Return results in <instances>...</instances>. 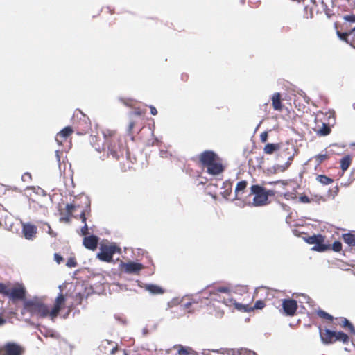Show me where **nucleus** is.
<instances>
[{
	"mask_svg": "<svg viewBox=\"0 0 355 355\" xmlns=\"http://www.w3.org/2000/svg\"><path fill=\"white\" fill-rule=\"evenodd\" d=\"M50 312L42 297H34L24 302L23 313H28L33 317L44 318L50 316Z\"/></svg>",
	"mask_w": 355,
	"mask_h": 355,
	"instance_id": "nucleus-1",
	"label": "nucleus"
},
{
	"mask_svg": "<svg viewBox=\"0 0 355 355\" xmlns=\"http://www.w3.org/2000/svg\"><path fill=\"white\" fill-rule=\"evenodd\" d=\"M104 138V144L103 149L107 147L109 153L115 159L118 158L119 139L114 133L110 130H106L103 132Z\"/></svg>",
	"mask_w": 355,
	"mask_h": 355,
	"instance_id": "nucleus-2",
	"label": "nucleus"
},
{
	"mask_svg": "<svg viewBox=\"0 0 355 355\" xmlns=\"http://www.w3.org/2000/svg\"><path fill=\"white\" fill-rule=\"evenodd\" d=\"M251 193L254 195L252 205L255 207L263 206L267 204L268 193L266 189L259 185H252L250 188Z\"/></svg>",
	"mask_w": 355,
	"mask_h": 355,
	"instance_id": "nucleus-3",
	"label": "nucleus"
},
{
	"mask_svg": "<svg viewBox=\"0 0 355 355\" xmlns=\"http://www.w3.org/2000/svg\"><path fill=\"white\" fill-rule=\"evenodd\" d=\"M117 250L118 248L114 245L102 246L100 252L97 254V257L101 261L110 262Z\"/></svg>",
	"mask_w": 355,
	"mask_h": 355,
	"instance_id": "nucleus-4",
	"label": "nucleus"
},
{
	"mask_svg": "<svg viewBox=\"0 0 355 355\" xmlns=\"http://www.w3.org/2000/svg\"><path fill=\"white\" fill-rule=\"evenodd\" d=\"M23 349L15 343H8L1 349V355H21Z\"/></svg>",
	"mask_w": 355,
	"mask_h": 355,
	"instance_id": "nucleus-5",
	"label": "nucleus"
},
{
	"mask_svg": "<svg viewBox=\"0 0 355 355\" xmlns=\"http://www.w3.org/2000/svg\"><path fill=\"white\" fill-rule=\"evenodd\" d=\"M218 159L217 155L211 150H206L200 154V161L204 166H208Z\"/></svg>",
	"mask_w": 355,
	"mask_h": 355,
	"instance_id": "nucleus-6",
	"label": "nucleus"
},
{
	"mask_svg": "<svg viewBox=\"0 0 355 355\" xmlns=\"http://www.w3.org/2000/svg\"><path fill=\"white\" fill-rule=\"evenodd\" d=\"M282 308L288 315H293L297 308V302L293 299H285L282 302Z\"/></svg>",
	"mask_w": 355,
	"mask_h": 355,
	"instance_id": "nucleus-7",
	"label": "nucleus"
},
{
	"mask_svg": "<svg viewBox=\"0 0 355 355\" xmlns=\"http://www.w3.org/2000/svg\"><path fill=\"white\" fill-rule=\"evenodd\" d=\"M64 302L65 298L61 291L55 298L53 308L50 311V317L52 320L57 317Z\"/></svg>",
	"mask_w": 355,
	"mask_h": 355,
	"instance_id": "nucleus-8",
	"label": "nucleus"
},
{
	"mask_svg": "<svg viewBox=\"0 0 355 355\" xmlns=\"http://www.w3.org/2000/svg\"><path fill=\"white\" fill-rule=\"evenodd\" d=\"M8 295L12 300H22L25 297L26 291L22 286L15 287L11 290L8 288Z\"/></svg>",
	"mask_w": 355,
	"mask_h": 355,
	"instance_id": "nucleus-9",
	"label": "nucleus"
},
{
	"mask_svg": "<svg viewBox=\"0 0 355 355\" xmlns=\"http://www.w3.org/2000/svg\"><path fill=\"white\" fill-rule=\"evenodd\" d=\"M22 233L28 240H31L37 233V227L31 223H22Z\"/></svg>",
	"mask_w": 355,
	"mask_h": 355,
	"instance_id": "nucleus-10",
	"label": "nucleus"
},
{
	"mask_svg": "<svg viewBox=\"0 0 355 355\" xmlns=\"http://www.w3.org/2000/svg\"><path fill=\"white\" fill-rule=\"evenodd\" d=\"M123 268L125 272L135 274L139 272L143 268V265L137 262L130 261L123 263Z\"/></svg>",
	"mask_w": 355,
	"mask_h": 355,
	"instance_id": "nucleus-11",
	"label": "nucleus"
},
{
	"mask_svg": "<svg viewBox=\"0 0 355 355\" xmlns=\"http://www.w3.org/2000/svg\"><path fill=\"white\" fill-rule=\"evenodd\" d=\"M98 241V238L96 236H89L84 238L83 245L86 248L94 250L97 247Z\"/></svg>",
	"mask_w": 355,
	"mask_h": 355,
	"instance_id": "nucleus-12",
	"label": "nucleus"
},
{
	"mask_svg": "<svg viewBox=\"0 0 355 355\" xmlns=\"http://www.w3.org/2000/svg\"><path fill=\"white\" fill-rule=\"evenodd\" d=\"M336 331L329 329H325L324 333L320 331V338L322 343L325 344L331 343L334 341Z\"/></svg>",
	"mask_w": 355,
	"mask_h": 355,
	"instance_id": "nucleus-13",
	"label": "nucleus"
},
{
	"mask_svg": "<svg viewBox=\"0 0 355 355\" xmlns=\"http://www.w3.org/2000/svg\"><path fill=\"white\" fill-rule=\"evenodd\" d=\"M207 168V172L211 175H218L223 171L222 164L218 161V159L214 163L211 164Z\"/></svg>",
	"mask_w": 355,
	"mask_h": 355,
	"instance_id": "nucleus-14",
	"label": "nucleus"
},
{
	"mask_svg": "<svg viewBox=\"0 0 355 355\" xmlns=\"http://www.w3.org/2000/svg\"><path fill=\"white\" fill-rule=\"evenodd\" d=\"M73 132V130L71 127L69 126H67V127H65L64 128H63L62 130H60L56 135L55 137V141L56 142L59 144V145H61L62 144V141H60L58 137H62L64 139H66L67 137H68L71 133Z\"/></svg>",
	"mask_w": 355,
	"mask_h": 355,
	"instance_id": "nucleus-15",
	"label": "nucleus"
},
{
	"mask_svg": "<svg viewBox=\"0 0 355 355\" xmlns=\"http://www.w3.org/2000/svg\"><path fill=\"white\" fill-rule=\"evenodd\" d=\"M272 104L274 110H281L282 109V104L281 102V94L279 92L275 93L272 98Z\"/></svg>",
	"mask_w": 355,
	"mask_h": 355,
	"instance_id": "nucleus-16",
	"label": "nucleus"
},
{
	"mask_svg": "<svg viewBox=\"0 0 355 355\" xmlns=\"http://www.w3.org/2000/svg\"><path fill=\"white\" fill-rule=\"evenodd\" d=\"M145 289L153 295L164 293V290L159 286L155 284H146L145 286Z\"/></svg>",
	"mask_w": 355,
	"mask_h": 355,
	"instance_id": "nucleus-17",
	"label": "nucleus"
},
{
	"mask_svg": "<svg viewBox=\"0 0 355 355\" xmlns=\"http://www.w3.org/2000/svg\"><path fill=\"white\" fill-rule=\"evenodd\" d=\"M343 239L345 243L349 247L355 248V235L352 233H346L343 234Z\"/></svg>",
	"mask_w": 355,
	"mask_h": 355,
	"instance_id": "nucleus-18",
	"label": "nucleus"
},
{
	"mask_svg": "<svg viewBox=\"0 0 355 355\" xmlns=\"http://www.w3.org/2000/svg\"><path fill=\"white\" fill-rule=\"evenodd\" d=\"M247 187V182L245 180L240 181L237 183L235 188V198L239 199V196L243 193Z\"/></svg>",
	"mask_w": 355,
	"mask_h": 355,
	"instance_id": "nucleus-19",
	"label": "nucleus"
},
{
	"mask_svg": "<svg viewBox=\"0 0 355 355\" xmlns=\"http://www.w3.org/2000/svg\"><path fill=\"white\" fill-rule=\"evenodd\" d=\"M317 181L323 185H329L333 182V180L324 175H318L316 177Z\"/></svg>",
	"mask_w": 355,
	"mask_h": 355,
	"instance_id": "nucleus-20",
	"label": "nucleus"
},
{
	"mask_svg": "<svg viewBox=\"0 0 355 355\" xmlns=\"http://www.w3.org/2000/svg\"><path fill=\"white\" fill-rule=\"evenodd\" d=\"M351 163V157L349 155L343 157L340 160V168L343 171H346Z\"/></svg>",
	"mask_w": 355,
	"mask_h": 355,
	"instance_id": "nucleus-21",
	"label": "nucleus"
},
{
	"mask_svg": "<svg viewBox=\"0 0 355 355\" xmlns=\"http://www.w3.org/2000/svg\"><path fill=\"white\" fill-rule=\"evenodd\" d=\"M336 340L342 341L343 343H346L349 340V337L346 334H345L342 331H339V332L336 331L334 341H336Z\"/></svg>",
	"mask_w": 355,
	"mask_h": 355,
	"instance_id": "nucleus-22",
	"label": "nucleus"
},
{
	"mask_svg": "<svg viewBox=\"0 0 355 355\" xmlns=\"http://www.w3.org/2000/svg\"><path fill=\"white\" fill-rule=\"evenodd\" d=\"M279 148L278 144H268L265 146L263 151L266 154H272Z\"/></svg>",
	"mask_w": 355,
	"mask_h": 355,
	"instance_id": "nucleus-23",
	"label": "nucleus"
},
{
	"mask_svg": "<svg viewBox=\"0 0 355 355\" xmlns=\"http://www.w3.org/2000/svg\"><path fill=\"white\" fill-rule=\"evenodd\" d=\"M330 132L331 128H329V126L326 123H323L322 128L317 131V134L320 136H327L330 133Z\"/></svg>",
	"mask_w": 355,
	"mask_h": 355,
	"instance_id": "nucleus-24",
	"label": "nucleus"
},
{
	"mask_svg": "<svg viewBox=\"0 0 355 355\" xmlns=\"http://www.w3.org/2000/svg\"><path fill=\"white\" fill-rule=\"evenodd\" d=\"M234 306L237 310L241 312H248L252 310L251 306L241 303H237L236 302H234Z\"/></svg>",
	"mask_w": 355,
	"mask_h": 355,
	"instance_id": "nucleus-25",
	"label": "nucleus"
},
{
	"mask_svg": "<svg viewBox=\"0 0 355 355\" xmlns=\"http://www.w3.org/2000/svg\"><path fill=\"white\" fill-rule=\"evenodd\" d=\"M306 241L310 244L315 245L318 243L322 242L323 238L321 235H313L312 236H309Z\"/></svg>",
	"mask_w": 355,
	"mask_h": 355,
	"instance_id": "nucleus-26",
	"label": "nucleus"
},
{
	"mask_svg": "<svg viewBox=\"0 0 355 355\" xmlns=\"http://www.w3.org/2000/svg\"><path fill=\"white\" fill-rule=\"evenodd\" d=\"M354 32H355V27L353 28L349 33H340L337 31V35L340 40L347 42V37L352 35Z\"/></svg>",
	"mask_w": 355,
	"mask_h": 355,
	"instance_id": "nucleus-27",
	"label": "nucleus"
},
{
	"mask_svg": "<svg viewBox=\"0 0 355 355\" xmlns=\"http://www.w3.org/2000/svg\"><path fill=\"white\" fill-rule=\"evenodd\" d=\"M343 327H347L352 334H355V329L352 323L346 318L342 319V324Z\"/></svg>",
	"mask_w": 355,
	"mask_h": 355,
	"instance_id": "nucleus-28",
	"label": "nucleus"
},
{
	"mask_svg": "<svg viewBox=\"0 0 355 355\" xmlns=\"http://www.w3.org/2000/svg\"><path fill=\"white\" fill-rule=\"evenodd\" d=\"M327 249L326 245L323 244L322 242H320L316 243L313 248L312 250L318 252H324Z\"/></svg>",
	"mask_w": 355,
	"mask_h": 355,
	"instance_id": "nucleus-29",
	"label": "nucleus"
},
{
	"mask_svg": "<svg viewBox=\"0 0 355 355\" xmlns=\"http://www.w3.org/2000/svg\"><path fill=\"white\" fill-rule=\"evenodd\" d=\"M317 313L320 317L322 318H326L327 320H329L330 321L333 320V316L329 314L328 313L325 312L324 311L319 310L317 312Z\"/></svg>",
	"mask_w": 355,
	"mask_h": 355,
	"instance_id": "nucleus-30",
	"label": "nucleus"
},
{
	"mask_svg": "<svg viewBox=\"0 0 355 355\" xmlns=\"http://www.w3.org/2000/svg\"><path fill=\"white\" fill-rule=\"evenodd\" d=\"M192 349L190 347H185L180 346L178 349V354L180 355H189Z\"/></svg>",
	"mask_w": 355,
	"mask_h": 355,
	"instance_id": "nucleus-31",
	"label": "nucleus"
},
{
	"mask_svg": "<svg viewBox=\"0 0 355 355\" xmlns=\"http://www.w3.org/2000/svg\"><path fill=\"white\" fill-rule=\"evenodd\" d=\"M327 157L326 154H319L316 155L314 158L315 159L316 162H318V164H320L322 163L324 159H326Z\"/></svg>",
	"mask_w": 355,
	"mask_h": 355,
	"instance_id": "nucleus-32",
	"label": "nucleus"
},
{
	"mask_svg": "<svg viewBox=\"0 0 355 355\" xmlns=\"http://www.w3.org/2000/svg\"><path fill=\"white\" fill-rule=\"evenodd\" d=\"M332 249L335 252H340L342 250V244L340 241H335L332 245Z\"/></svg>",
	"mask_w": 355,
	"mask_h": 355,
	"instance_id": "nucleus-33",
	"label": "nucleus"
},
{
	"mask_svg": "<svg viewBox=\"0 0 355 355\" xmlns=\"http://www.w3.org/2000/svg\"><path fill=\"white\" fill-rule=\"evenodd\" d=\"M8 286L3 283H0V293L6 296L8 293Z\"/></svg>",
	"mask_w": 355,
	"mask_h": 355,
	"instance_id": "nucleus-34",
	"label": "nucleus"
},
{
	"mask_svg": "<svg viewBox=\"0 0 355 355\" xmlns=\"http://www.w3.org/2000/svg\"><path fill=\"white\" fill-rule=\"evenodd\" d=\"M264 305L265 304H264L263 302H262L261 300H258V301H257L255 302V304L254 305V307L253 308L252 307V310L254 309H261L264 307Z\"/></svg>",
	"mask_w": 355,
	"mask_h": 355,
	"instance_id": "nucleus-35",
	"label": "nucleus"
},
{
	"mask_svg": "<svg viewBox=\"0 0 355 355\" xmlns=\"http://www.w3.org/2000/svg\"><path fill=\"white\" fill-rule=\"evenodd\" d=\"M75 209V205L73 204H67L66 206V209L69 215H71L73 209Z\"/></svg>",
	"mask_w": 355,
	"mask_h": 355,
	"instance_id": "nucleus-36",
	"label": "nucleus"
},
{
	"mask_svg": "<svg viewBox=\"0 0 355 355\" xmlns=\"http://www.w3.org/2000/svg\"><path fill=\"white\" fill-rule=\"evenodd\" d=\"M76 264H77V263H76V261H75V259H73V258H70V259H69L67 260V266L68 267H70V268H71V267H75V266H76Z\"/></svg>",
	"mask_w": 355,
	"mask_h": 355,
	"instance_id": "nucleus-37",
	"label": "nucleus"
},
{
	"mask_svg": "<svg viewBox=\"0 0 355 355\" xmlns=\"http://www.w3.org/2000/svg\"><path fill=\"white\" fill-rule=\"evenodd\" d=\"M234 302H236L234 299L227 297V299L223 300V303L225 304L227 306H232L234 305Z\"/></svg>",
	"mask_w": 355,
	"mask_h": 355,
	"instance_id": "nucleus-38",
	"label": "nucleus"
},
{
	"mask_svg": "<svg viewBox=\"0 0 355 355\" xmlns=\"http://www.w3.org/2000/svg\"><path fill=\"white\" fill-rule=\"evenodd\" d=\"M300 201L302 203H309L311 199L306 196H302L300 197Z\"/></svg>",
	"mask_w": 355,
	"mask_h": 355,
	"instance_id": "nucleus-39",
	"label": "nucleus"
},
{
	"mask_svg": "<svg viewBox=\"0 0 355 355\" xmlns=\"http://www.w3.org/2000/svg\"><path fill=\"white\" fill-rule=\"evenodd\" d=\"M344 19L345 21H347L349 22H355V15H346L344 17Z\"/></svg>",
	"mask_w": 355,
	"mask_h": 355,
	"instance_id": "nucleus-40",
	"label": "nucleus"
},
{
	"mask_svg": "<svg viewBox=\"0 0 355 355\" xmlns=\"http://www.w3.org/2000/svg\"><path fill=\"white\" fill-rule=\"evenodd\" d=\"M268 139V132H263L260 135V140L261 142L265 143Z\"/></svg>",
	"mask_w": 355,
	"mask_h": 355,
	"instance_id": "nucleus-41",
	"label": "nucleus"
},
{
	"mask_svg": "<svg viewBox=\"0 0 355 355\" xmlns=\"http://www.w3.org/2000/svg\"><path fill=\"white\" fill-rule=\"evenodd\" d=\"M54 260L57 262V263L60 264L63 261V258L60 254L55 253L54 254Z\"/></svg>",
	"mask_w": 355,
	"mask_h": 355,
	"instance_id": "nucleus-42",
	"label": "nucleus"
},
{
	"mask_svg": "<svg viewBox=\"0 0 355 355\" xmlns=\"http://www.w3.org/2000/svg\"><path fill=\"white\" fill-rule=\"evenodd\" d=\"M243 355H257L254 351H251L247 349H242Z\"/></svg>",
	"mask_w": 355,
	"mask_h": 355,
	"instance_id": "nucleus-43",
	"label": "nucleus"
},
{
	"mask_svg": "<svg viewBox=\"0 0 355 355\" xmlns=\"http://www.w3.org/2000/svg\"><path fill=\"white\" fill-rule=\"evenodd\" d=\"M216 291L220 293H228L230 291V289L227 287H219L216 289Z\"/></svg>",
	"mask_w": 355,
	"mask_h": 355,
	"instance_id": "nucleus-44",
	"label": "nucleus"
},
{
	"mask_svg": "<svg viewBox=\"0 0 355 355\" xmlns=\"http://www.w3.org/2000/svg\"><path fill=\"white\" fill-rule=\"evenodd\" d=\"M70 217L71 216L70 215H67L65 216H62L60 218V220L61 222H65V223H69L70 221Z\"/></svg>",
	"mask_w": 355,
	"mask_h": 355,
	"instance_id": "nucleus-45",
	"label": "nucleus"
},
{
	"mask_svg": "<svg viewBox=\"0 0 355 355\" xmlns=\"http://www.w3.org/2000/svg\"><path fill=\"white\" fill-rule=\"evenodd\" d=\"M81 233L83 235H86L88 234V227L87 224H85L84 226L82 227Z\"/></svg>",
	"mask_w": 355,
	"mask_h": 355,
	"instance_id": "nucleus-46",
	"label": "nucleus"
},
{
	"mask_svg": "<svg viewBox=\"0 0 355 355\" xmlns=\"http://www.w3.org/2000/svg\"><path fill=\"white\" fill-rule=\"evenodd\" d=\"M31 176L30 173H26L22 175L21 179L23 181H27L28 180L31 179Z\"/></svg>",
	"mask_w": 355,
	"mask_h": 355,
	"instance_id": "nucleus-47",
	"label": "nucleus"
},
{
	"mask_svg": "<svg viewBox=\"0 0 355 355\" xmlns=\"http://www.w3.org/2000/svg\"><path fill=\"white\" fill-rule=\"evenodd\" d=\"M80 218L81 219V221L84 223V224H87L86 223V217H85V214L84 211H82L80 213Z\"/></svg>",
	"mask_w": 355,
	"mask_h": 355,
	"instance_id": "nucleus-48",
	"label": "nucleus"
},
{
	"mask_svg": "<svg viewBox=\"0 0 355 355\" xmlns=\"http://www.w3.org/2000/svg\"><path fill=\"white\" fill-rule=\"evenodd\" d=\"M60 153L61 152L59 150H55V157L58 163L60 162Z\"/></svg>",
	"mask_w": 355,
	"mask_h": 355,
	"instance_id": "nucleus-49",
	"label": "nucleus"
},
{
	"mask_svg": "<svg viewBox=\"0 0 355 355\" xmlns=\"http://www.w3.org/2000/svg\"><path fill=\"white\" fill-rule=\"evenodd\" d=\"M150 113L152 115H156L157 114V111L155 107L150 106Z\"/></svg>",
	"mask_w": 355,
	"mask_h": 355,
	"instance_id": "nucleus-50",
	"label": "nucleus"
},
{
	"mask_svg": "<svg viewBox=\"0 0 355 355\" xmlns=\"http://www.w3.org/2000/svg\"><path fill=\"white\" fill-rule=\"evenodd\" d=\"M47 227H48V233L51 235L52 236H55V234L52 231L51 227L49 225H47Z\"/></svg>",
	"mask_w": 355,
	"mask_h": 355,
	"instance_id": "nucleus-51",
	"label": "nucleus"
},
{
	"mask_svg": "<svg viewBox=\"0 0 355 355\" xmlns=\"http://www.w3.org/2000/svg\"><path fill=\"white\" fill-rule=\"evenodd\" d=\"M291 159H292V157H290L288 158V162L286 163L285 166L284 167V169H285V168H288V166L291 164L290 161H291Z\"/></svg>",
	"mask_w": 355,
	"mask_h": 355,
	"instance_id": "nucleus-52",
	"label": "nucleus"
},
{
	"mask_svg": "<svg viewBox=\"0 0 355 355\" xmlns=\"http://www.w3.org/2000/svg\"><path fill=\"white\" fill-rule=\"evenodd\" d=\"M6 323V320L3 319L1 315H0V326Z\"/></svg>",
	"mask_w": 355,
	"mask_h": 355,
	"instance_id": "nucleus-53",
	"label": "nucleus"
},
{
	"mask_svg": "<svg viewBox=\"0 0 355 355\" xmlns=\"http://www.w3.org/2000/svg\"><path fill=\"white\" fill-rule=\"evenodd\" d=\"M266 193H268V196L274 194V192L272 190H266Z\"/></svg>",
	"mask_w": 355,
	"mask_h": 355,
	"instance_id": "nucleus-54",
	"label": "nucleus"
},
{
	"mask_svg": "<svg viewBox=\"0 0 355 355\" xmlns=\"http://www.w3.org/2000/svg\"><path fill=\"white\" fill-rule=\"evenodd\" d=\"M116 350H117V347H114V348L112 349V351H111L112 354H114Z\"/></svg>",
	"mask_w": 355,
	"mask_h": 355,
	"instance_id": "nucleus-55",
	"label": "nucleus"
},
{
	"mask_svg": "<svg viewBox=\"0 0 355 355\" xmlns=\"http://www.w3.org/2000/svg\"><path fill=\"white\" fill-rule=\"evenodd\" d=\"M134 124L132 123H130L129 125V129L131 130L133 128Z\"/></svg>",
	"mask_w": 355,
	"mask_h": 355,
	"instance_id": "nucleus-56",
	"label": "nucleus"
},
{
	"mask_svg": "<svg viewBox=\"0 0 355 355\" xmlns=\"http://www.w3.org/2000/svg\"><path fill=\"white\" fill-rule=\"evenodd\" d=\"M191 302H188V303H187V304H185V306H186L187 308H188V307H189V306H191Z\"/></svg>",
	"mask_w": 355,
	"mask_h": 355,
	"instance_id": "nucleus-57",
	"label": "nucleus"
},
{
	"mask_svg": "<svg viewBox=\"0 0 355 355\" xmlns=\"http://www.w3.org/2000/svg\"><path fill=\"white\" fill-rule=\"evenodd\" d=\"M96 149L97 150H98V151L100 150V148H96Z\"/></svg>",
	"mask_w": 355,
	"mask_h": 355,
	"instance_id": "nucleus-58",
	"label": "nucleus"
}]
</instances>
